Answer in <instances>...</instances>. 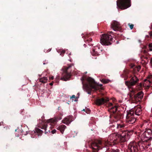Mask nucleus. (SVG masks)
<instances>
[{
  "label": "nucleus",
  "mask_w": 152,
  "mask_h": 152,
  "mask_svg": "<svg viewBox=\"0 0 152 152\" xmlns=\"http://www.w3.org/2000/svg\"><path fill=\"white\" fill-rule=\"evenodd\" d=\"M148 49L149 51H152V43L148 44Z\"/></svg>",
  "instance_id": "bb28decb"
},
{
  "label": "nucleus",
  "mask_w": 152,
  "mask_h": 152,
  "mask_svg": "<svg viewBox=\"0 0 152 152\" xmlns=\"http://www.w3.org/2000/svg\"><path fill=\"white\" fill-rule=\"evenodd\" d=\"M86 111V110L85 109H83V110H82V111Z\"/></svg>",
  "instance_id": "a18cd8bd"
},
{
  "label": "nucleus",
  "mask_w": 152,
  "mask_h": 152,
  "mask_svg": "<svg viewBox=\"0 0 152 152\" xmlns=\"http://www.w3.org/2000/svg\"><path fill=\"white\" fill-rule=\"evenodd\" d=\"M76 97L74 95H72L71 97L70 98H75Z\"/></svg>",
  "instance_id": "f704fd0d"
},
{
  "label": "nucleus",
  "mask_w": 152,
  "mask_h": 152,
  "mask_svg": "<svg viewBox=\"0 0 152 152\" xmlns=\"http://www.w3.org/2000/svg\"><path fill=\"white\" fill-rule=\"evenodd\" d=\"M35 131L37 133L39 134H38V135H41L43 133V131L38 128H36L35 129Z\"/></svg>",
  "instance_id": "5701e85b"
},
{
  "label": "nucleus",
  "mask_w": 152,
  "mask_h": 152,
  "mask_svg": "<svg viewBox=\"0 0 152 152\" xmlns=\"http://www.w3.org/2000/svg\"><path fill=\"white\" fill-rule=\"evenodd\" d=\"M143 92L140 91L134 95L133 97L136 101H140L143 98Z\"/></svg>",
  "instance_id": "4468645a"
},
{
  "label": "nucleus",
  "mask_w": 152,
  "mask_h": 152,
  "mask_svg": "<svg viewBox=\"0 0 152 152\" xmlns=\"http://www.w3.org/2000/svg\"><path fill=\"white\" fill-rule=\"evenodd\" d=\"M66 126L64 125H62L58 127L57 129L60 131L62 133H63Z\"/></svg>",
  "instance_id": "aec40b11"
},
{
  "label": "nucleus",
  "mask_w": 152,
  "mask_h": 152,
  "mask_svg": "<svg viewBox=\"0 0 152 152\" xmlns=\"http://www.w3.org/2000/svg\"><path fill=\"white\" fill-rule=\"evenodd\" d=\"M48 80L47 77H43L39 79V81L42 83H46Z\"/></svg>",
  "instance_id": "4be33fe9"
},
{
  "label": "nucleus",
  "mask_w": 152,
  "mask_h": 152,
  "mask_svg": "<svg viewBox=\"0 0 152 152\" xmlns=\"http://www.w3.org/2000/svg\"><path fill=\"white\" fill-rule=\"evenodd\" d=\"M83 38H84V40L85 42H89L92 41V39L90 37H88L87 36L85 37V38L83 37Z\"/></svg>",
  "instance_id": "b1692460"
},
{
  "label": "nucleus",
  "mask_w": 152,
  "mask_h": 152,
  "mask_svg": "<svg viewBox=\"0 0 152 152\" xmlns=\"http://www.w3.org/2000/svg\"><path fill=\"white\" fill-rule=\"evenodd\" d=\"M128 26H129V27L131 29H132L134 26V25L133 24H131L130 23H129L128 24Z\"/></svg>",
  "instance_id": "c85d7f7f"
},
{
  "label": "nucleus",
  "mask_w": 152,
  "mask_h": 152,
  "mask_svg": "<svg viewBox=\"0 0 152 152\" xmlns=\"http://www.w3.org/2000/svg\"><path fill=\"white\" fill-rule=\"evenodd\" d=\"M140 58L142 61H144V63L146 64H147L149 62V59L148 57L144 56H142L140 57Z\"/></svg>",
  "instance_id": "6ab92c4d"
},
{
  "label": "nucleus",
  "mask_w": 152,
  "mask_h": 152,
  "mask_svg": "<svg viewBox=\"0 0 152 152\" xmlns=\"http://www.w3.org/2000/svg\"><path fill=\"white\" fill-rule=\"evenodd\" d=\"M144 82H147H147H148L149 83V84L150 83H151V81L150 80H148L147 79H145L144 80Z\"/></svg>",
  "instance_id": "7c9ffc66"
},
{
  "label": "nucleus",
  "mask_w": 152,
  "mask_h": 152,
  "mask_svg": "<svg viewBox=\"0 0 152 152\" xmlns=\"http://www.w3.org/2000/svg\"><path fill=\"white\" fill-rule=\"evenodd\" d=\"M150 85H148V86H147V88L148 89L150 88Z\"/></svg>",
  "instance_id": "a19ab883"
},
{
  "label": "nucleus",
  "mask_w": 152,
  "mask_h": 152,
  "mask_svg": "<svg viewBox=\"0 0 152 152\" xmlns=\"http://www.w3.org/2000/svg\"><path fill=\"white\" fill-rule=\"evenodd\" d=\"M129 78H131L130 80L126 81L125 83V84L129 87L136 85L139 81V79L134 75H128L127 78L125 79L126 80Z\"/></svg>",
  "instance_id": "39448f33"
},
{
  "label": "nucleus",
  "mask_w": 152,
  "mask_h": 152,
  "mask_svg": "<svg viewBox=\"0 0 152 152\" xmlns=\"http://www.w3.org/2000/svg\"><path fill=\"white\" fill-rule=\"evenodd\" d=\"M151 76H148V77H147V78L149 79H150L151 78Z\"/></svg>",
  "instance_id": "58836bf2"
},
{
  "label": "nucleus",
  "mask_w": 152,
  "mask_h": 152,
  "mask_svg": "<svg viewBox=\"0 0 152 152\" xmlns=\"http://www.w3.org/2000/svg\"><path fill=\"white\" fill-rule=\"evenodd\" d=\"M113 38L112 37L108 34H103L102 35L100 38V42L103 45H109L112 44Z\"/></svg>",
  "instance_id": "20e7f679"
},
{
  "label": "nucleus",
  "mask_w": 152,
  "mask_h": 152,
  "mask_svg": "<svg viewBox=\"0 0 152 152\" xmlns=\"http://www.w3.org/2000/svg\"><path fill=\"white\" fill-rule=\"evenodd\" d=\"M150 28L151 29H152V23H151Z\"/></svg>",
  "instance_id": "37998d69"
},
{
  "label": "nucleus",
  "mask_w": 152,
  "mask_h": 152,
  "mask_svg": "<svg viewBox=\"0 0 152 152\" xmlns=\"http://www.w3.org/2000/svg\"><path fill=\"white\" fill-rule=\"evenodd\" d=\"M15 131H17V129H16V130H15Z\"/></svg>",
  "instance_id": "09e8293b"
},
{
  "label": "nucleus",
  "mask_w": 152,
  "mask_h": 152,
  "mask_svg": "<svg viewBox=\"0 0 152 152\" xmlns=\"http://www.w3.org/2000/svg\"><path fill=\"white\" fill-rule=\"evenodd\" d=\"M109 101L108 98H97L95 101V104L98 105H100L103 104Z\"/></svg>",
  "instance_id": "9b49d317"
},
{
  "label": "nucleus",
  "mask_w": 152,
  "mask_h": 152,
  "mask_svg": "<svg viewBox=\"0 0 152 152\" xmlns=\"http://www.w3.org/2000/svg\"><path fill=\"white\" fill-rule=\"evenodd\" d=\"M126 122L129 124H132L135 123L136 118L134 117V111L131 110L127 111Z\"/></svg>",
  "instance_id": "1a4fd4ad"
},
{
  "label": "nucleus",
  "mask_w": 152,
  "mask_h": 152,
  "mask_svg": "<svg viewBox=\"0 0 152 152\" xmlns=\"http://www.w3.org/2000/svg\"><path fill=\"white\" fill-rule=\"evenodd\" d=\"M87 83L85 84L82 82L83 88L84 90L91 94V91H95L100 89L102 86V84H99L96 82L94 79L90 77H88L86 79Z\"/></svg>",
  "instance_id": "f03ea898"
},
{
  "label": "nucleus",
  "mask_w": 152,
  "mask_h": 152,
  "mask_svg": "<svg viewBox=\"0 0 152 152\" xmlns=\"http://www.w3.org/2000/svg\"><path fill=\"white\" fill-rule=\"evenodd\" d=\"M136 89L137 90H141L143 88L142 84L141 83H138L136 84Z\"/></svg>",
  "instance_id": "412c9836"
},
{
  "label": "nucleus",
  "mask_w": 152,
  "mask_h": 152,
  "mask_svg": "<svg viewBox=\"0 0 152 152\" xmlns=\"http://www.w3.org/2000/svg\"><path fill=\"white\" fill-rule=\"evenodd\" d=\"M108 33H109V34H112L113 33V32L112 31H110Z\"/></svg>",
  "instance_id": "79ce46f5"
},
{
  "label": "nucleus",
  "mask_w": 152,
  "mask_h": 152,
  "mask_svg": "<svg viewBox=\"0 0 152 152\" xmlns=\"http://www.w3.org/2000/svg\"><path fill=\"white\" fill-rule=\"evenodd\" d=\"M126 126L123 124H117V128L119 131V134L120 135V133H121L123 132V131H128V136H129V139L130 136H131L133 133L134 131L132 130L128 131L126 129H124V128Z\"/></svg>",
  "instance_id": "9d476101"
},
{
  "label": "nucleus",
  "mask_w": 152,
  "mask_h": 152,
  "mask_svg": "<svg viewBox=\"0 0 152 152\" xmlns=\"http://www.w3.org/2000/svg\"><path fill=\"white\" fill-rule=\"evenodd\" d=\"M149 34L151 37H152V31H150L149 32Z\"/></svg>",
  "instance_id": "72a5a7b5"
},
{
  "label": "nucleus",
  "mask_w": 152,
  "mask_h": 152,
  "mask_svg": "<svg viewBox=\"0 0 152 152\" xmlns=\"http://www.w3.org/2000/svg\"><path fill=\"white\" fill-rule=\"evenodd\" d=\"M152 135V131L151 130L148 129L145 131L141 136V140L140 141L151 144L150 141L152 139L151 136Z\"/></svg>",
  "instance_id": "0eeeda50"
},
{
  "label": "nucleus",
  "mask_w": 152,
  "mask_h": 152,
  "mask_svg": "<svg viewBox=\"0 0 152 152\" xmlns=\"http://www.w3.org/2000/svg\"><path fill=\"white\" fill-rule=\"evenodd\" d=\"M134 111V113L136 115H140L142 113L141 109L139 107H135L134 109H132Z\"/></svg>",
  "instance_id": "f3484780"
},
{
  "label": "nucleus",
  "mask_w": 152,
  "mask_h": 152,
  "mask_svg": "<svg viewBox=\"0 0 152 152\" xmlns=\"http://www.w3.org/2000/svg\"><path fill=\"white\" fill-rule=\"evenodd\" d=\"M150 144L146 142L133 141L129 144L127 149V152H140L148 148Z\"/></svg>",
  "instance_id": "f257e3e1"
},
{
  "label": "nucleus",
  "mask_w": 152,
  "mask_h": 152,
  "mask_svg": "<svg viewBox=\"0 0 152 152\" xmlns=\"http://www.w3.org/2000/svg\"><path fill=\"white\" fill-rule=\"evenodd\" d=\"M81 79V80H84V79H83V77H82V78Z\"/></svg>",
  "instance_id": "49530a36"
},
{
  "label": "nucleus",
  "mask_w": 152,
  "mask_h": 152,
  "mask_svg": "<svg viewBox=\"0 0 152 152\" xmlns=\"http://www.w3.org/2000/svg\"><path fill=\"white\" fill-rule=\"evenodd\" d=\"M109 152H120V150L118 149H111L109 151Z\"/></svg>",
  "instance_id": "a878e982"
},
{
  "label": "nucleus",
  "mask_w": 152,
  "mask_h": 152,
  "mask_svg": "<svg viewBox=\"0 0 152 152\" xmlns=\"http://www.w3.org/2000/svg\"><path fill=\"white\" fill-rule=\"evenodd\" d=\"M54 79V77L53 76H52L50 78V79L53 80Z\"/></svg>",
  "instance_id": "4c0bfd02"
},
{
  "label": "nucleus",
  "mask_w": 152,
  "mask_h": 152,
  "mask_svg": "<svg viewBox=\"0 0 152 152\" xmlns=\"http://www.w3.org/2000/svg\"><path fill=\"white\" fill-rule=\"evenodd\" d=\"M73 121V117L72 115H69L65 117L62 121L63 123L69 125Z\"/></svg>",
  "instance_id": "ddd939ff"
},
{
  "label": "nucleus",
  "mask_w": 152,
  "mask_h": 152,
  "mask_svg": "<svg viewBox=\"0 0 152 152\" xmlns=\"http://www.w3.org/2000/svg\"><path fill=\"white\" fill-rule=\"evenodd\" d=\"M101 81L104 83L105 84L108 83L109 82L110 80L108 79H103L101 80Z\"/></svg>",
  "instance_id": "393cba45"
},
{
  "label": "nucleus",
  "mask_w": 152,
  "mask_h": 152,
  "mask_svg": "<svg viewBox=\"0 0 152 152\" xmlns=\"http://www.w3.org/2000/svg\"><path fill=\"white\" fill-rule=\"evenodd\" d=\"M56 129H54L51 131V132L53 134H54L56 132Z\"/></svg>",
  "instance_id": "473e14b6"
},
{
  "label": "nucleus",
  "mask_w": 152,
  "mask_h": 152,
  "mask_svg": "<svg viewBox=\"0 0 152 152\" xmlns=\"http://www.w3.org/2000/svg\"><path fill=\"white\" fill-rule=\"evenodd\" d=\"M102 50L100 49V47L96 46L93 48L92 54L93 56H99V53H101Z\"/></svg>",
  "instance_id": "2eb2a0df"
},
{
  "label": "nucleus",
  "mask_w": 152,
  "mask_h": 152,
  "mask_svg": "<svg viewBox=\"0 0 152 152\" xmlns=\"http://www.w3.org/2000/svg\"><path fill=\"white\" fill-rule=\"evenodd\" d=\"M131 92V94L130 95V98H132L133 95L134 94V90L133 89H132Z\"/></svg>",
  "instance_id": "cd10ccee"
},
{
  "label": "nucleus",
  "mask_w": 152,
  "mask_h": 152,
  "mask_svg": "<svg viewBox=\"0 0 152 152\" xmlns=\"http://www.w3.org/2000/svg\"><path fill=\"white\" fill-rule=\"evenodd\" d=\"M150 64H151V65L152 66V57L151 58V59L150 60Z\"/></svg>",
  "instance_id": "e433bc0d"
},
{
  "label": "nucleus",
  "mask_w": 152,
  "mask_h": 152,
  "mask_svg": "<svg viewBox=\"0 0 152 152\" xmlns=\"http://www.w3.org/2000/svg\"><path fill=\"white\" fill-rule=\"evenodd\" d=\"M108 111L110 114V118L113 117L117 120L123 118V113L118 110L119 109L118 104L110 103L108 104Z\"/></svg>",
  "instance_id": "7ed1b4c3"
},
{
  "label": "nucleus",
  "mask_w": 152,
  "mask_h": 152,
  "mask_svg": "<svg viewBox=\"0 0 152 152\" xmlns=\"http://www.w3.org/2000/svg\"><path fill=\"white\" fill-rule=\"evenodd\" d=\"M50 86H52L53 85V82H51L50 83Z\"/></svg>",
  "instance_id": "ea45409f"
},
{
  "label": "nucleus",
  "mask_w": 152,
  "mask_h": 152,
  "mask_svg": "<svg viewBox=\"0 0 152 152\" xmlns=\"http://www.w3.org/2000/svg\"><path fill=\"white\" fill-rule=\"evenodd\" d=\"M48 63V61H45V62H44L43 63V64L44 65H45V64H47Z\"/></svg>",
  "instance_id": "c9c22d12"
},
{
  "label": "nucleus",
  "mask_w": 152,
  "mask_h": 152,
  "mask_svg": "<svg viewBox=\"0 0 152 152\" xmlns=\"http://www.w3.org/2000/svg\"><path fill=\"white\" fill-rule=\"evenodd\" d=\"M48 131L49 132H50V130H48Z\"/></svg>",
  "instance_id": "de8ad7c7"
},
{
  "label": "nucleus",
  "mask_w": 152,
  "mask_h": 152,
  "mask_svg": "<svg viewBox=\"0 0 152 152\" xmlns=\"http://www.w3.org/2000/svg\"><path fill=\"white\" fill-rule=\"evenodd\" d=\"M69 55H71V53H70Z\"/></svg>",
  "instance_id": "8fccbe9b"
},
{
  "label": "nucleus",
  "mask_w": 152,
  "mask_h": 152,
  "mask_svg": "<svg viewBox=\"0 0 152 152\" xmlns=\"http://www.w3.org/2000/svg\"><path fill=\"white\" fill-rule=\"evenodd\" d=\"M48 126V124H45L43 125L39 126L38 127H39L41 129H44L45 130L44 132L45 133V134H46L48 133V132L47 131V130H48L47 128Z\"/></svg>",
  "instance_id": "a211bd4d"
},
{
  "label": "nucleus",
  "mask_w": 152,
  "mask_h": 152,
  "mask_svg": "<svg viewBox=\"0 0 152 152\" xmlns=\"http://www.w3.org/2000/svg\"><path fill=\"white\" fill-rule=\"evenodd\" d=\"M65 51L64 50H62L61 52V53H60V55H61L62 56H63L64 55V54L65 53Z\"/></svg>",
  "instance_id": "c756f323"
},
{
  "label": "nucleus",
  "mask_w": 152,
  "mask_h": 152,
  "mask_svg": "<svg viewBox=\"0 0 152 152\" xmlns=\"http://www.w3.org/2000/svg\"><path fill=\"white\" fill-rule=\"evenodd\" d=\"M51 50V49H49L48 50V52H50V51Z\"/></svg>",
  "instance_id": "c03bdc74"
},
{
  "label": "nucleus",
  "mask_w": 152,
  "mask_h": 152,
  "mask_svg": "<svg viewBox=\"0 0 152 152\" xmlns=\"http://www.w3.org/2000/svg\"><path fill=\"white\" fill-rule=\"evenodd\" d=\"M62 119L61 117V116H58L56 117H55V118H52L50 119H49L47 121V123L48 124H49V125L50 126V123L52 124H55V123H56L58 121ZM50 128H51V127L50 126Z\"/></svg>",
  "instance_id": "dca6fc26"
},
{
  "label": "nucleus",
  "mask_w": 152,
  "mask_h": 152,
  "mask_svg": "<svg viewBox=\"0 0 152 152\" xmlns=\"http://www.w3.org/2000/svg\"><path fill=\"white\" fill-rule=\"evenodd\" d=\"M71 65H69L68 66H65L62 74V77L61 79L62 80L66 81L69 80L71 76V71L68 70L71 67Z\"/></svg>",
  "instance_id": "6e6552de"
},
{
  "label": "nucleus",
  "mask_w": 152,
  "mask_h": 152,
  "mask_svg": "<svg viewBox=\"0 0 152 152\" xmlns=\"http://www.w3.org/2000/svg\"><path fill=\"white\" fill-rule=\"evenodd\" d=\"M90 110L89 109H87L86 110L85 112L87 113H89L90 112Z\"/></svg>",
  "instance_id": "2f4dec72"
},
{
  "label": "nucleus",
  "mask_w": 152,
  "mask_h": 152,
  "mask_svg": "<svg viewBox=\"0 0 152 152\" xmlns=\"http://www.w3.org/2000/svg\"><path fill=\"white\" fill-rule=\"evenodd\" d=\"M111 27L114 31H119L121 30V27L119 23L115 21H113L111 25Z\"/></svg>",
  "instance_id": "f8f14e48"
},
{
  "label": "nucleus",
  "mask_w": 152,
  "mask_h": 152,
  "mask_svg": "<svg viewBox=\"0 0 152 152\" xmlns=\"http://www.w3.org/2000/svg\"><path fill=\"white\" fill-rule=\"evenodd\" d=\"M117 8L121 10L126 9L131 6V0H117Z\"/></svg>",
  "instance_id": "423d86ee"
}]
</instances>
